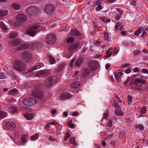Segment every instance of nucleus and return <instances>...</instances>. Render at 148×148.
<instances>
[{"instance_id":"nucleus-1","label":"nucleus","mask_w":148,"mask_h":148,"mask_svg":"<svg viewBox=\"0 0 148 148\" xmlns=\"http://www.w3.org/2000/svg\"><path fill=\"white\" fill-rule=\"evenodd\" d=\"M12 66L14 68L19 71L25 70V65L24 61L20 60H16L12 63Z\"/></svg>"},{"instance_id":"nucleus-2","label":"nucleus","mask_w":148,"mask_h":148,"mask_svg":"<svg viewBox=\"0 0 148 148\" xmlns=\"http://www.w3.org/2000/svg\"><path fill=\"white\" fill-rule=\"evenodd\" d=\"M56 82V77L54 75H51L47 77L44 83L47 87L50 88L52 87Z\"/></svg>"},{"instance_id":"nucleus-3","label":"nucleus","mask_w":148,"mask_h":148,"mask_svg":"<svg viewBox=\"0 0 148 148\" xmlns=\"http://www.w3.org/2000/svg\"><path fill=\"white\" fill-rule=\"evenodd\" d=\"M22 103L25 106H29L35 104L37 103V101L35 98L29 97L25 98L22 101Z\"/></svg>"},{"instance_id":"nucleus-4","label":"nucleus","mask_w":148,"mask_h":148,"mask_svg":"<svg viewBox=\"0 0 148 148\" xmlns=\"http://www.w3.org/2000/svg\"><path fill=\"white\" fill-rule=\"evenodd\" d=\"M56 41V36L54 34H49L45 37V42L48 44L52 45L54 44Z\"/></svg>"},{"instance_id":"nucleus-5","label":"nucleus","mask_w":148,"mask_h":148,"mask_svg":"<svg viewBox=\"0 0 148 148\" xmlns=\"http://www.w3.org/2000/svg\"><path fill=\"white\" fill-rule=\"evenodd\" d=\"M39 26V25L37 24L35 25H34L32 26V27L27 29V32L28 35L32 36H33L35 35Z\"/></svg>"},{"instance_id":"nucleus-6","label":"nucleus","mask_w":148,"mask_h":148,"mask_svg":"<svg viewBox=\"0 0 148 148\" xmlns=\"http://www.w3.org/2000/svg\"><path fill=\"white\" fill-rule=\"evenodd\" d=\"M50 73V71L47 69H44L38 72L36 74L37 77H46Z\"/></svg>"},{"instance_id":"nucleus-7","label":"nucleus","mask_w":148,"mask_h":148,"mask_svg":"<svg viewBox=\"0 0 148 148\" xmlns=\"http://www.w3.org/2000/svg\"><path fill=\"white\" fill-rule=\"evenodd\" d=\"M22 55L23 58L27 62H28L31 61L32 57V53L31 52L25 51L23 53Z\"/></svg>"},{"instance_id":"nucleus-8","label":"nucleus","mask_w":148,"mask_h":148,"mask_svg":"<svg viewBox=\"0 0 148 148\" xmlns=\"http://www.w3.org/2000/svg\"><path fill=\"white\" fill-rule=\"evenodd\" d=\"M38 8L34 6H30L28 7L26 10V12L29 15H33L36 14L38 11Z\"/></svg>"},{"instance_id":"nucleus-9","label":"nucleus","mask_w":148,"mask_h":148,"mask_svg":"<svg viewBox=\"0 0 148 148\" xmlns=\"http://www.w3.org/2000/svg\"><path fill=\"white\" fill-rule=\"evenodd\" d=\"M32 95L38 99H41L43 96L42 91L36 89L33 90L32 93Z\"/></svg>"},{"instance_id":"nucleus-10","label":"nucleus","mask_w":148,"mask_h":148,"mask_svg":"<svg viewBox=\"0 0 148 148\" xmlns=\"http://www.w3.org/2000/svg\"><path fill=\"white\" fill-rule=\"evenodd\" d=\"M32 48L31 49L34 50H36L41 48L43 46V44L41 42H35L31 44Z\"/></svg>"},{"instance_id":"nucleus-11","label":"nucleus","mask_w":148,"mask_h":148,"mask_svg":"<svg viewBox=\"0 0 148 148\" xmlns=\"http://www.w3.org/2000/svg\"><path fill=\"white\" fill-rule=\"evenodd\" d=\"M16 17L17 22L19 23H23L27 20L26 15L22 13L19 14Z\"/></svg>"},{"instance_id":"nucleus-12","label":"nucleus","mask_w":148,"mask_h":148,"mask_svg":"<svg viewBox=\"0 0 148 148\" xmlns=\"http://www.w3.org/2000/svg\"><path fill=\"white\" fill-rule=\"evenodd\" d=\"M54 6L53 4H49L46 5L45 11L47 14H50L54 10Z\"/></svg>"},{"instance_id":"nucleus-13","label":"nucleus","mask_w":148,"mask_h":148,"mask_svg":"<svg viewBox=\"0 0 148 148\" xmlns=\"http://www.w3.org/2000/svg\"><path fill=\"white\" fill-rule=\"evenodd\" d=\"M80 45L79 43L78 42H75L73 44L69 46V50L72 51H74L76 49L78 48L79 49L80 48V47H79Z\"/></svg>"},{"instance_id":"nucleus-14","label":"nucleus","mask_w":148,"mask_h":148,"mask_svg":"<svg viewBox=\"0 0 148 148\" xmlns=\"http://www.w3.org/2000/svg\"><path fill=\"white\" fill-rule=\"evenodd\" d=\"M5 127L8 130L13 129L16 126L15 123L13 122H8L5 124Z\"/></svg>"},{"instance_id":"nucleus-15","label":"nucleus","mask_w":148,"mask_h":148,"mask_svg":"<svg viewBox=\"0 0 148 148\" xmlns=\"http://www.w3.org/2000/svg\"><path fill=\"white\" fill-rule=\"evenodd\" d=\"M89 67L92 70H94L98 66L97 62L94 61H92L89 63Z\"/></svg>"},{"instance_id":"nucleus-16","label":"nucleus","mask_w":148,"mask_h":148,"mask_svg":"<svg viewBox=\"0 0 148 148\" xmlns=\"http://www.w3.org/2000/svg\"><path fill=\"white\" fill-rule=\"evenodd\" d=\"M134 81L136 85V89L140 90L142 87L141 80L139 79H136L134 80Z\"/></svg>"},{"instance_id":"nucleus-17","label":"nucleus","mask_w":148,"mask_h":148,"mask_svg":"<svg viewBox=\"0 0 148 148\" xmlns=\"http://www.w3.org/2000/svg\"><path fill=\"white\" fill-rule=\"evenodd\" d=\"M9 111L13 114L18 112V107L15 105H12L9 108Z\"/></svg>"},{"instance_id":"nucleus-18","label":"nucleus","mask_w":148,"mask_h":148,"mask_svg":"<svg viewBox=\"0 0 148 148\" xmlns=\"http://www.w3.org/2000/svg\"><path fill=\"white\" fill-rule=\"evenodd\" d=\"M70 33V35L71 36H78L80 34V32L75 29L71 30Z\"/></svg>"},{"instance_id":"nucleus-19","label":"nucleus","mask_w":148,"mask_h":148,"mask_svg":"<svg viewBox=\"0 0 148 148\" xmlns=\"http://www.w3.org/2000/svg\"><path fill=\"white\" fill-rule=\"evenodd\" d=\"M84 60V59L83 58H78L76 60L74 65L79 67L82 63Z\"/></svg>"},{"instance_id":"nucleus-20","label":"nucleus","mask_w":148,"mask_h":148,"mask_svg":"<svg viewBox=\"0 0 148 148\" xmlns=\"http://www.w3.org/2000/svg\"><path fill=\"white\" fill-rule=\"evenodd\" d=\"M65 65L64 64H59L56 69V73H58V72H61L63 70Z\"/></svg>"},{"instance_id":"nucleus-21","label":"nucleus","mask_w":148,"mask_h":148,"mask_svg":"<svg viewBox=\"0 0 148 148\" xmlns=\"http://www.w3.org/2000/svg\"><path fill=\"white\" fill-rule=\"evenodd\" d=\"M31 48H32L31 44L29 45L27 44H24L19 48L18 50H20L21 49H26L29 48L31 49Z\"/></svg>"},{"instance_id":"nucleus-22","label":"nucleus","mask_w":148,"mask_h":148,"mask_svg":"<svg viewBox=\"0 0 148 148\" xmlns=\"http://www.w3.org/2000/svg\"><path fill=\"white\" fill-rule=\"evenodd\" d=\"M71 95L68 93L62 94L60 96V99L61 100H65L67 99L68 98H71Z\"/></svg>"},{"instance_id":"nucleus-23","label":"nucleus","mask_w":148,"mask_h":148,"mask_svg":"<svg viewBox=\"0 0 148 148\" xmlns=\"http://www.w3.org/2000/svg\"><path fill=\"white\" fill-rule=\"evenodd\" d=\"M80 85V83L78 81H75L71 84L70 86L73 88H75L78 87Z\"/></svg>"},{"instance_id":"nucleus-24","label":"nucleus","mask_w":148,"mask_h":148,"mask_svg":"<svg viewBox=\"0 0 148 148\" xmlns=\"http://www.w3.org/2000/svg\"><path fill=\"white\" fill-rule=\"evenodd\" d=\"M11 7L13 10H19L20 7V5L16 3H13L10 5Z\"/></svg>"},{"instance_id":"nucleus-25","label":"nucleus","mask_w":148,"mask_h":148,"mask_svg":"<svg viewBox=\"0 0 148 148\" xmlns=\"http://www.w3.org/2000/svg\"><path fill=\"white\" fill-rule=\"evenodd\" d=\"M89 71L87 69H84L82 72V76L83 78H86L89 75Z\"/></svg>"},{"instance_id":"nucleus-26","label":"nucleus","mask_w":148,"mask_h":148,"mask_svg":"<svg viewBox=\"0 0 148 148\" xmlns=\"http://www.w3.org/2000/svg\"><path fill=\"white\" fill-rule=\"evenodd\" d=\"M116 114L118 115H123V112H121V108L120 107H118L114 111Z\"/></svg>"},{"instance_id":"nucleus-27","label":"nucleus","mask_w":148,"mask_h":148,"mask_svg":"<svg viewBox=\"0 0 148 148\" xmlns=\"http://www.w3.org/2000/svg\"><path fill=\"white\" fill-rule=\"evenodd\" d=\"M17 90L15 88L10 90L9 91V93L10 95H14L17 93Z\"/></svg>"},{"instance_id":"nucleus-28","label":"nucleus","mask_w":148,"mask_h":148,"mask_svg":"<svg viewBox=\"0 0 148 148\" xmlns=\"http://www.w3.org/2000/svg\"><path fill=\"white\" fill-rule=\"evenodd\" d=\"M25 117L28 120H32L34 117V115L29 113H26L25 114Z\"/></svg>"},{"instance_id":"nucleus-29","label":"nucleus","mask_w":148,"mask_h":148,"mask_svg":"<svg viewBox=\"0 0 148 148\" xmlns=\"http://www.w3.org/2000/svg\"><path fill=\"white\" fill-rule=\"evenodd\" d=\"M113 74L114 73V72H112ZM123 75V73L121 72L118 73H114V76L116 79L118 80L119 78H120Z\"/></svg>"},{"instance_id":"nucleus-30","label":"nucleus","mask_w":148,"mask_h":148,"mask_svg":"<svg viewBox=\"0 0 148 148\" xmlns=\"http://www.w3.org/2000/svg\"><path fill=\"white\" fill-rule=\"evenodd\" d=\"M12 45H13L16 46L18 45L20 43V40L15 39L11 41Z\"/></svg>"},{"instance_id":"nucleus-31","label":"nucleus","mask_w":148,"mask_h":148,"mask_svg":"<svg viewBox=\"0 0 148 148\" xmlns=\"http://www.w3.org/2000/svg\"><path fill=\"white\" fill-rule=\"evenodd\" d=\"M8 13L7 10H1L0 11V16H5Z\"/></svg>"},{"instance_id":"nucleus-32","label":"nucleus","mask_w":148,"mask_h":148,"mask_svg":"<svg viewBox=\"0 0 148 148\" xmlns=\"http://www.w3.org/2000/svg\"><path fill=\"white\" fill-rule=\"evenodd\" d=\"M141 27H139L138 29L135 32L134 35L136 36H138L139 34L141 33L142 30Z\"/></svg>"},{"instance_id":"nucleus-33","label":"nucleus","mask_w":148,"mask_h":148,"mask_svg":"<svg viewBox=\"0 0 148 148\" xmlns=\"http://www.w3.org/2000/svg\"><path fill=\"white\" fill-rule=\"evenodd\" d=\"M7 116V114L6 112H3L0 110V119L5 117Z\"/></svg>"},{"instance_id":"nucleus-34","label":"nucleus","mask_w":148,"mask_h":148,"mask_svg":"<svg viewBox=\"0 0 148 148\" xmlns=\"http://www.w3.org/2000/svg\"><path fill=\"white\" fill-rule=\"evenodd\" d=\"M106 54H108L105 56L106 58H109L110 56L112 54V52L108 49L106 51Z\"/></svg>"},{"instance_id":"nucleus-35","label":"nucleus","mask_w":148,"mask_h":148,"mask_svg":"<svg viewBox=\"0 0 148 148\" xmlns=\"http://www.w3.org/2000/svg\"><path fill=\"white\" fill-rule=\"evenodd\" d=\"M70 142L71 144H73L75 145H77V143L75 142V139L73 137H72L70 139Z\"/></svg>"},{"instance_id":"nucleus-36","label":"nucleus","mask_w":148,"mask_h":148,"mask_svg":"<svg viewBox=\"0 0 148 148\" xmlns=\"http://www.w3.org/2000/svg\"><path fill=\"white\" fill-rule=\"evenodd\" d=\"M135 127L136 129L138 128L139 130L141 131L143 130L144 129L143 126L141 125H136Z\"/></svg>"},{"instance_id":"nucleus-37","label":"nucleus","mask_w":148,"mask_h":148,"mask_svg":"<svg viewBox=\"0 0 148 148\" xmlns=\"http://www.w3.org/2000/svg\"><path fill=\"white\" fill-rule=\"evenodd\" d=\"M7 73L11 77H16V75L15 73L13 71H8Z\"/></svg>"},{"instance_id":"nucleus-38","label":"nucleus","mask_w":148,"mask_h":148,"mask_svg":"<svg viewBox=\"0 0 148 148\" xmlns=\"http://www.w3.org/2000/svg\"><path fill=\"white\" fill-rule=\"evenodd\" d=\"M146 110L147 108L146 107L144 106L141 108V112L142 114H144L146 113Z\"/></svg>"},{"instance_id":"nucleus-39","label":"nucleus","mask_w":148,"mask_h":148,"mask_svg":"<svg viewBox=\"0 0 148 148\" xmlns=\"http://www.w3.org/2000/svg\"><path fill=\"white\" fill-rule=\"evenodd\" d=\"M26 136V135L23 136L21 137V141L23 143H25L27 141V139L25 137Z\"/></svg>"},{"instance_id":"nucleus-40","label":"nucleus","mask_w":148,"mask_h":148,"mask_svg":"<svg viewBox=\"0 0 148 148\" xmlns=\"http://www.w3.org/2000/svg\"><path fill=\"white\" fill-rule=\"evenodd\" d=\"M50 63L51 64H53L56 61L55 60L54 58L51 56L50 57Z\"/></svg>"},{"instance_id":"nucleus-41","label":"nucleus","mask_w":148,"mask_h":148,"mask_svg":"<svg viewBox=\"0 0 148 148\" xmlns=\"http://www.w3.org/2000/svg\"><path fill=\"white\" fill-rule=\"evenodd\" d=\"M6 75L4 73H0V79H4L6 78Z\"/></svg>"},{"instance_id":"nucleus-42","label":"nucleus","mask_w":148,"mask_h":148,"mask_svg":"<svg viewBox=\"0 0 148 148\" xmlns=\"http://www.w3.org/2000/svg\"><path fill=\"white\" fill-rule=\"evenodd\" d=\"M38 136L39 135L38 134H35L34 136H31V140H34L37 139Z\"/></svg>"},{"instance_id":"nucleus-43","label":"nucleus","mask_w":148,"mask_h":148,"mask_svg":"<svg viewBox=\"0 0 148 148\" xmlns=\"http://www.w3.org/2000/svg\"><path fill=\"white\" fill-rule=\"evenodd\" d=\"M74 41V39L72 38H69L67 40V42L72 43Z\"/></svg>"},{"instance_id":"nucleus-44","label":"nucleus","mask_w":148,"mask_h":148,"mask_svg":"<svg viewBox=\"0 0 148 148\" xmlns=\"http://www.w3.org/2000/svg\"><path fill=\"white\" fill-rule=\"evenodd\" d=\"M112 120H109L108 122L107 123V126L109 127H110L112 126Z\"/></svg>"},{"instance_id":"nucleus-45","label":"nucleus","mask_w":148,"mask_h":148,"mask_svg":"<svg viewBox=\"0 0 148 148\" xmlns=\"http://www.w3.org/2000/svg\"><path fill=\"white\" fill-rule=\"evenodd\" d=\"M16 33H12L10 35V37L11 38H14L16 37Z\"/></svg>"},{"instance_id":"nucleus-46","label":"nucleus","mask_w":148,"mask_h":148,"mask_svg":"<svg viewBox=\"0 0 148 148\" xmlns=\"http://www.w3.org/2000/svg\"><path fill=\"white\" fill-rule=\"evenodd\" d=\"M132 97H130L129 96H128V103L129 105H131V101L132 100Z\"/></svg>"},{"instance_id":"nucleus-47","label":"nucleus","mask_w":148,"mask_h":148,"mask_svg":"<svg viewBox=\"0 0 148 148\" xmlns=\"http://www.w3.org/2000/svg\"><path fill=\"white\" fill-rule=\"evenodd\" d=\"M93 26L94 27V28L95 30L97 31H98L99 30V29L98 27V25L97 24V23L96 22H93Z\"/></svg>"},{"instance_id":"nucleus-48","label":"nucleus","mask_w":148,"mask_h":148,"mask_svg":"<svg viewBox=\"0 0 148 148\" xmlns=\"http://www.w3.org/2000/svg\"><path fill=\"white\" fill-rule=\"evenodd\" d=\"M113 106L114 107H117V108L118 107H119V105L117 103V102L116 101V100H115L114 101L113 103Z\"/></svg>"},{"instance_id":"nucleus-49","label":"nucleus","mask_w":148,"mask_h":148,"mask_svg":"<svg viewBox=\"0 0 148 148\" xmlns=\"http://www.w3.org/2000/svg\"><path fill=\"white\" fill-rule=\"evenodd\" d=\"M104 34L106 39H108L109 36L108 33V32H106L104 33Z\"/></svg>"},{"instance_id":"nucleus-50","label":"nucleus","mask_w":148,"mask_h":148,"mask_svg":"<svg viewBox=\"0 0 148 148\" xmlns=\"http://www.w3.org/2000/svg\"><path fill=\"white\" fill-rule=\"evenodd\" d=\"M37 69V66H34V67H33V68H31V69H29V70L28 71V73H31V72H32V71H33V70H34L35 69Z\"/></svg>"},{"instance_id":"nucleus-51","label":"nucleus","mask_w":148,"mask_h":148,"mask_svg":"<svg viewBox=\"0 0 148 148\" xmlns=\"http://www.w3.org/2000/svg\"><path fill=\"white\" fill-rule=\"evenodd\" d=\"M121 14H118L117 13L115 16V18H116L118 20L121 18Z\"/></svg>"},{"instance_id":"nucleus-52","label":"nucleus","mask_w":148,"mask_h":148,"mask_svg":"<svg viewBox=\"0 0 148 148\" xmlns=\"http://www.w3.org/2000/svg\"><path fill=\"white\" fill-rule=\"evenodd\" d=\"M136 0H131L130 3L133 6L136 5Z\"/></svg>"},{"instance_id":"nucleus-53","label":"nucleus","mask_w":148,"mask_h":148,"mask_svg":"<svg viewBox=\"0 0 148 148\" xmlns=\"http://www.w3.org/2000/svg\"><path fill=\"white\" fill-rule=\"evenodd\" d=\"M102 9V5H99L96 8V10L97 11H99Z\"/></svg>"},{"instance_id":"nucleus-54","label":"nucleus","mask_w":148,"mask_h":148,"mask_svg":"<svg viewBox=\"0 0 148 148\" xmlns=\"http://www.w3.org/2000/svg\"><path fill=\"white\" fill-rule=\"evenodd\" d=\"M116 11L119 12L120 14H121L123 13V11L120 8H117Z\"/></svg>"},{"instance_id":"nucleus-55","label":"nucleus","mask_w":148,"mask_h":148,"mask_svg":"<svg viewBox=\"0 0 148 148\" xmlns=\"http://www.w3.org/2000/svg\"><path fill=\"white\" fill-rule=\"evenodd\" d=\"M101 19L105 23H107V19L105 17H101Z\"/></svg>"},{"instance_id":"nucleus-56","label":"nucleus","mask_w":148,"mask_h":148,"mask_svg":"<svg viewBox=\"0 0 148 148\" xmlns=\"http://www.w3.org/2000/svg\"><path fill=\"white\" fill-rule=\"evenodd\" d=\"M142 71L144 73H148V70L145 69H143Z\"/></svg>"},{"instance_id":"nucleus-57","label":"nucleus","mask_w":148,"mask_h":148,"mask_svg":"<svg viewBox=\"0 0 148 148\" xmlns=\"http://www.w3.org/2000/svg\"><path fill=\"white\" fill-rule=\"evenodd\" d=\"M56 109H53L51 111V114H54L56 113Z\"/></svg>"},{"instance_id":"nucleus-58","label":"nucleus","mask_w":148,"mask_h":148,"mask_svg":"<svg viewBox=\"0 0 148 148\" xmlns=\"http://www.w3.org/2000/svg\"><path fill=\"white\" fill-rule=\"evenodd\" d=\"M140 52V51L139 50H137L135 51L134 52V54L136 55H138L139 54Z\"/></svg>"},{"instance_id":"nucleus-59","label":"nucleus","mask_w":148,"mask_h":148,"mask_svg":"<svg viewBox=\"0 0 148 148\" xmlns=\"http://www.w3.org/2000/svg\"><path fill=\"white\" fill-rule=\"evenodd\" d=\"M75 58H74L71 61V62L70 64L71 66H73V64L75 62Z\"/></svg>"},{"instance_id":"nucleus-60","label":"nucleus","mask_w":148,"mask_h":148,"mask_svg":"<svg viewBox=\"0 0 148 148\" xmlns=\"http://www.w3.org/2000/svg\"><path fill=\"white\" fill-rule=\"evenodd\" d=\"M131 71V69H127L125 71V72L126 73L128 74Z\"/></svg>"},{"instance_id":"nucleus-61","label":"nucleus","mask_w":148,"mask_h":148,"mask_svg":"<svg viewBox=\"0 0 148 148\" xmlns=\"http://www.w3.org/2000/svg\"><path fill=\"white\" fill-rule=\"evenodd\" d=\"M78 112H74L73 113L72 115V116H77L78 115Z\"/></svg>"},{"instance_id":"nucleus-62","label":"nucleus","mask_w":148,"mask_h":148,"mask_svg":"<svg viewBox=\"0 0 148 148\" xmlns=\"http://www.w3.org/2000/svg\"><path fill=\"white\" fill-rule=\"evenodd\" d=\"M68 124L69 125V127H70L71 128H74V125L73 123H70Z\"/></svg>"},{"instance_id":"nucleus-63","label":"nucleus","mask_w":148,"mask_h":148,"mask_svg":"<svg viewBox=\"0 0 148 148\" xmlns=\"http://www.w3.org/2000/svg\"><path fill=\"white\" fill-rule=\"evenodd\" d=\"M49 140H50L51 141H54L56 140L54 138H53V137H52V136L49 137Z\"/></svg>"},{"instance_id":"nucleus-64","label":"nucleus","mask_w":148,"mask_h":148,"mask_svg":"<svg viewBox=\"0 0 148 148\" xmlns=\"http://www.w3.org/2000/svg\"><path fill=\"white\" fill-rule=\"evenodd\" d=\"M101 42L98 41H96L95 42V44L96 45H99L101 44Z\"/></svg>"}]
</instances>
